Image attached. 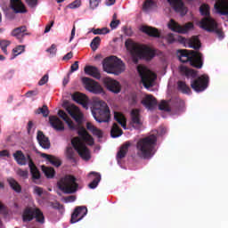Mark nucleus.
I'll list each match as a JSON object with an SVG mask.
<instances>
[{
    "label": "nucleus",
    "mask_w": 228,
    "mask_h": 228,
    "mask_svg": "<svg viewBox=\"0 0 228 228\" xmlns=\"http://www.w3.org/2000/svg\"><path fill=\"white\" fill-rule=\"evenodd\" d=\"M78 136H80V139L77 137H75V139L72 141V146L74 147H69L66 151V157L67 159L72 161V163H77V159H76V151L82 158V159L87 161L90 159V151L89 149L86 146V144L92 146L94 145V138L92 135L89 134L86 128L81 127L77 131ZM75 150V151H74Z\"/></svg>",
    "instance_id": "obj_1"
},
{
    "label": "nucleus",
    "mask_w": 228,
    "mask_h": 228,
    "mask_svg": "<svg viewBox=\"0 0 228 228\" xmlns=\"http://www.w3.org/2000/svg\"><path fill=\"white\" fill-rule=\"evenodd\" d=\"M158 137L155 134H151L137 141L135 144L137 158L142 159H151L156 154V143Z\"/></svg>",
    "instance_id": "obj_2"
},
{
    "label": "nucleus",
    "mask_w": 228,
    "mask_h": 228,
    "mask_svg": "<svg viewBox=\"0 0 228 228\" xmlns=\"http://www.w3.org/2000/svg\"><path fill=\"white\" fill-rule=\"evenodd\" d=\"M125 45L128 51H130L134 58H140V60H152L156 56V52L149 48L148 46L142 45L134 42L131 39H127L125 42Z\"/></svg>",
    "instance_id": "obj_3"
},
{
    "label": "nucleus",
    "mask_w": 228,
    "mask_h": 228,
    "mask_svg": "<svg viewBox=\"0 0 228 228\" xmlns=\"http://www.w3.org/2000/svg\"><path fill=\"white\" fill-rule=\"evenodd\" d=\"M179 61L182 63H190L194 69H200L204 65L202 53L193 50H178Z\"/></svg>",
    "instance_id": "obj_4"
},
{
    "label": "nucleus",
    "mask_w": 228,
    "mask_h": 228,
    "mask_svg": "<svg viewBox=\"0 0 228 228\" xmlns=\"http://www.w3.org/2000/svg\"><path fill=\"white\" fill-rule=\"evenodd\" d=\"M102 67L105 72H108V74H114L115 76H118L126 70V65L122 60L115 56L105 58L102 61Z\"/></svg>",
    "instance_id": "obj_5"
},
{
    "label": "nucleus",
    "mask_w": 228,
    "mask_h": 228,
    "mask_svg": "<svg viewBox=\"0 0 228 228\" xmlns=\"http://www.w3.org/2000/svg\"><path fill=\"white\" fill-rule=\"evenodd\" d=\"M43 224L45 223V217L44 216V213L40 208H32V207H27L25 209H23V212L21 214V220L23 223H28L34 220Z\"/></svg>",
    "instance_id": "obj_6"
},
{
    "label": "nucleus",
    "mask_w": 228,
    "mask_h": 228,
    "mask_svg": "<svg viewBox=\"0 0 228 228\" xmlns=\"http://www.w3.org/2000/svg\"><path fill=\"white\" fill-rule=\"evenodd\" d=\"M59 190L65 194H74L77 191L78 184L76 183V177L71 175H67L61 178L58 183Z\"/></svg>",
    "instance_id": "obj_7"
},
{
    "label": "nucleus",
    "mask_w": 228,
    "mask_h": 228,
    "mask_svg": "<svg viewBox=\"0 0 228 228\" xmlns=\"http://www.w3.org/2000/svg\"><path fill=\"white\" fill-rule=\"evenodd\" d=\"M137 72L139 73L141 81L145 88L154 86V81L158 79V76L154 72L151 71V69L144 66H138Z\"/></svg>",
    "instance_id": "obj_8"
},
{
    "label": "nucleus",
    "mask_w": 228,
    "mask_h": 228,
    "mask_svg": "<svg viewBox=\"0 0 228 228\" xmlns=\"http://www.w3.org/2000/svg\"><path fill=\"white\" fill-rule=\"evenodd\" d=\"M200 28L208 33H216L219 40H224L225 35L222 29L218 28V23L213 18H203L200 22Z\"/></svg>",
    "instance_id": "obj_9"
},
{
    "label": "nucleus",
    "mask_w": 228,
    "mask_h": 228,
    "mask_svg": "<svg viewBox=\"0 0 228 228\" xmlns=\"http://www.w3.org/2000/svg\"><path fill=\"white\" fill-rule=\"evenodd\" d=\"M82 83L85 85L86 90L91 94H94L95 95L104 94V88H102V86L90 77H82Z\"/></svg>",
    "instance_id": "obj_10"
},
{
    "label": "nucleus",
    "mask_w": 228,
    "mask_h": 228,
    "mask_svg": "<svg viewBox=\"0 0 228 228\" xmlns=\"http://www.w3.org/2000/svg\"><path fill=\"white\" fill-rule=\"evenodd\" d=\"M208 86L209 77L208 75H201L191 82V88H192V90L198 94L204 92V90H206Z\"/></svg>",
    "instance_id": "obj_11"
},
{
    "label": "nucleus",
    "mask_w": 228,
    "mask_h": 228,
    "mask_svg": "<svg viewBox=\"0 0 228 228\" xmlns=\"http://www.w3.org/2000/svg\"><path fill=\"white\" fill-rule=\"evenodd\" d=\"M92 115H111L108 103L104 101H94L91 105Z\"/></svg>",
    "instance_id": "obj_12"
},
{
    "label": "nucleus",
    "mask_w": 228,
    "mask_h": 228,
    "mask_svg": "<svg viewBox=\"0 0 228 228\" xmlns=\"http://www.w3.org/2000/svg\"><path fill=\"white\" fill-rule=\"evenodd\" d=\"M178 42H180V44H183L185 45V47H186V45H188V47H190L191 49H194L195 51H199V49H200V47H202L200 39H199V37L197 36H193L191 38H185L183 37H179Z\"/></svg>",
    "instance_id": "obj_13"
},
{
    "label": "nucleus",
    "mask_w": 228,
    "mask_h": 228,
    "mask_svg": "<svg viewBox=\"0 0 228 228\" xmlns=\"http://www.w3.org/2000/svg\"><path fill=\"white\" fill-rule=\"evenodd\" d=\"M102 83L107 90L113 94H120V91L122 90L120 83L110 77L102 78Z\"/></svg>",
    "instance_id": "obj_14"
},
{
    "label": "nucleus",
    "mask_w": 228,
    "mask_h": 228,
    "mask_svg": "<svg viewBox=\"0 0 228 228\" xmlns=\"http://www.w3.org/2000/svg\"><path fill=\"white\" fill-rule=\"evenodd\" d=\"M169 28L172 31L175 33H180L182 35H186L190 29H193V23L188 22L184 26L179 25V23L175 22V20H171L169 23Z\"/></svg>",
    "instance_id": "obj_15"
},
{
    "label": "nucleus",
    "mask_w": 228,
    "mask_h": 228,
    "mask_svg": "<svg viewBox=\"0 0 228 228\" xmlns=\"http://www.w3.org/2000/svg\"><path fill=\"white\" fill-rule=\"evenodd\" d=\"M169 6L176 12L180 13L182 17H184L188 13L186 6H184V2L183 0H167Z\"/></svg>",
    "instance_id": "obj_16"
},
{
    "label": "nucleus",
    "mask_w": 228,
    "mask_h": 228,
    "mask_svg": "<svg viewBox=\"0 0 228 228\" xmlns=\"http://www.w3.org/2000/svg\"><path fill=\"white\" fill-rule=\"evenodd\" d=\"M87 215V208L86 207H77L72 213L70 218V224H77L78 221L82 220Z\"/></svg>",
    "instance_id": "obj_17"
},
{
    "label": "nucleus",
    "mask_w": 228,
    "mask_h": 228,
    "mask_svg": "<svg viewBox=\"0 0 228 228\" xmlns=\"http://www.w3.org/2000/svg\"><path fill=\"white\" fill-rule=\"evenodd\" d=\"M59 117L62 118V120L65 122V124H67V126L70 130H76V125H74V122L72 121V119H70L69 117L74 118L75 123H77V125L78 126L82 125V122L84 121V116H59Z\"/></svg>",
    "instance_id": "obj_18"
},
{
    "label": "nucleus",
    "mask_w": 228,
    "mask_h": 228,
    "mask_svg": "<svg viewBox=\"0 0 228 228\" xmlns=\"http://www.w3.org/2000/svg\"><path fill=\"white\" fill-rule=\"evenodd\" d=\"M13 159L19 166H26L27 164H30V161L34 162L30 155L25 157L21 151H15V153H13Z\"/></svg>",
    "instance_id": "obj_19"
},
{
    "label": "nucleus",
    "mask_w": 228,
    "mask_h": 228,
    "mask_svg": "<svg viewBox=\"0 0 228 228\" xmlns=\"http://www.w3.org/2000/svg\"><path fill=\"white\" fill-rule=\"evenodd\" d=\"M71 99L75 102H77V104H81L86 110H88V96H86V94L76 92L71 95Z\"/></svg>",
    "instance_id": "obj_20"
},
{
    "label": "nucleus",
    "mask_w": 228,
    "mask_h": 228,
    "mask_svg": "<svg viewBox=\"0 0 228 228\" xmlns=\"http://www.w3.org/2000/svg\"><path fill=\"white\" fill-rule=\"evenodd\" d=\"M214 8L216 13H219V15L228 16V1L227 0H217L214 4Z\"/></svg>",
    "instance_id": "obj_21"
},
{
    "label": "nucleus",
    "mask_w": 228,
    "mask_h": 228,
    "mask_svg": "<svg viewBox=\"0 0 228 228\" xmlns=\"http://www.w3.org/2000/svg\"><path fill=\"white\" fill-rule=\"evenodd\" d=\"M37 141L38 142V145L42 147V149L49 150L50 149V141L49 137H46L45 134L40 130L37 132Z\"/></svg>",
    "instance_id": "obj_22"
},
{
    "label": "nucleus",
    "mask_w": 228,
    "mask_h": 228,
    "mask_svg": "<svg viewBox=\"0 0 228 228\" xmlns=\"http://www.w3.org/2000/svg\"><path fill=\"white\" fill-rule=\"evenodd\" d=\"M142 104L147 108V110H156L158 106V100L152 96V94L146 95L142 101Z\"/></svg>",
    "instance_id": "obj_23"
},
{
    "label": "nucleus",
    "mask_w": 228,
    "mask_h": 228,
    "mask_svg": "<svg viewBox=\"0 0 228 228\" xmlns=\"http://www.w3.org/2000/svg\"><path fill=\"white\" fill-rule=\"evenodd\" d=\"M11 8L14 13H26L28 12L21 0H11Z\"/></svg>",
    "instance_id": "obj_24"
},
{
    "label": "nucleus",
    "mask_w": 228,
    "mask_h": 228,
    "mask_svg": "<svg viewBox=\"0 0 228 228\" xmlns=\"http://www.w3.org/2000/svg\"><path fill=\"white\" fill-rule=\"evenodd\" d=\"M27 30L28 29L26 26L18 27L12 29V31L11 32V36L17 38L19 42H22V40H24V37L28 35V33H26Z\"/></svg>",
    "instance_id": "obj_25"
},
{
    "label": "nucleus",
    "mask_w": 228,
    "mask_h": 228,
    "mask_svg": "<svg viewBox=\"0 0 228 228\" xmlns=\"http://www.w3.org/2000/svg\"><path fill=\"white\" fill-rule=\"evenodd\" d=\"M85 74L94 77V79H101V71L95 66H86L84 69Z\"/></svg>",
    "instance_id": "obj_26"
},
{
    "label": "nucleus",
    "mask_w": 228,
    "mask_h": 228,
    "mask_svg": "<svg viewBox=\"0 0 228 228\" xmlns=\"http://www.w3.org/2000/svg\"><path fill=\"white\" fill-rule=\"evenodd\" d=\"M141 30L142 33H145L149 37H153L154 38H159L161 33H159V30L154 27H149V26H142Z\"/></svg>",
    "instance_id": "obj_27"
},
{
    "label": "nucleus",
    "mask_w": 228,
    "mask_h": 228,
    "mask_svg": "<svg viewBox=\"0 0 228 228\" xmlns=\"http://www.w3.org/2000/svg\"><path fill=\"white\" fill-rule=\"evenodd\" d=\"M28 167L30 168V174L32 175V179L34 180L35 184H40V181H37L40 179V172L35 166V163L30 160Z\"/></svg>",
    "instance_id": "obj_28"
},
{
    "label": "nucleus",
    "mask_w": 228,
    "mask_h": 228,
    "mask_svg": "<svg viewBox=\"0 0 228 228\" xmlns=\"http://www.w3.org/2000/svg\"><path fill=\"white\" fill-rule=\"evenodd\" d=\"M49 122L53 129L57 131H63V123L59 118L55 116H50Z\"/></svg>",
    "instance_id": "obj_29"
},
{
    "label": "nucleus",
    "mask_w": 228,
    "mask_h": 228,
    "mask_svg": "<svg viewBox=\"0 0 228 228\" xmlns=\"http://www.w3.org/2000/svg\"><path fill=\"white\" fill-rule=\"evenodd\" d=\"M179 70L182 76H186L187 77H191L192 79L197 77V70L195 69H189L186 66H180Z\"/></svg>",
    "instance_id": "obj_30"
},
{
    "label": "nucleus",
    "mask_w": 228,
    "mask_h": 228,
    "mask_svg": "<svg viewBox=\"0 0 228 228\" xmlns=\"http://www.w3.org/2000/svg\"><path fill=\"white\" fill-rule=\"evenodd\" d=\"M129 147H131L130 142H126L122 144V146H120L117 155L118 160H120L126 158V155H127V152L129 151Z\"/></svg>",
    "instance_id": "obj_31"
},
{
    "label": "nucleus",
    "mask_w": 228,
    "mask_h": 228,
    "mask_svg": "<svg viewBox=\"0 0 228 228\" xmlns=\"http://www.w3.org/2000/svg\"><path fill=\"white\" fill-rule=\"evenodd\" d=\"M42 158L47 159V161L50 162V164H52V166L55 167H59L62 165V162L61 161V159H59V158L55 156L44 153L42 154Z\"/></svg>",
    "instance_id": "obj_32"
},
{
    "label": "nucleus",
    "mask_w": 228,
    "mask_h": 228,
    "mask_svg": "<svg viewBox=\"0 0 228 228\" xmlns=\"http://www.w3.org/2000/svg\"><path fill=\"white\" fill-rule=\"evenodd\" d=\"M6 182L8 183V185H10V188H12V190H13V191H15L17 193L21 192V186L19 183V182H17L15 179L10 177V178L6 179Z\"/></svg>",
    "instance_id": "obj_33"
},
{
    "label": "nucleus",
    "mask_w": 228,
    "mask_h": 228,
    "mask_svg": "<svg viewBox=\"0 0 228 228\" xmlns=\"http://www.w3.org/2000/svg\"><path fill=\"white\" fill-rule=\"evenodd\" d=\"M86 127L87 130L92 132V134H94V136H97V138L99 139L102 138L103 133L102 130L94 126V125H92L91 123H87Z\"/></svg>",
    "instance_id": "obj_34"
},
{
    "label": "nucleus",
    "mask_w": 228,
    "mask_h": 228,
    "mask_svg": "<svg viewBox=\"0 0 228 228\" xmlns=\"http://www.w3.org/2000/svg\"><path fill=\"white\" fill-rule=\"evenodd\" d=\"M122 135V129L118 127L117 123L112 124V127L110 128V137L118 138Z\"/></svg>",
    "instance_id": "obj_35"
},
{
    "label": "nucleus",
    "mask_w": 228,
    "mask_h": 228,
    "mask_svg": "<svg viewBox=\"0 0 228 228\" xmlns=\"http://www.w3.org/2000/svg\"><path fill=\"white\" fill-rule=\"evenodd\" d=\"M177 88L179 92H182V94H191V89L190 88V86H188V85H186V82L184 81H181V80L178 81Z\"/></svg>",
    "instance_id": "obj_36"
},
{
    "label": "nucleus",
    "mask_w": 228,
    "mask_h": 228,
    "mask_svg": "<svg viewBox=\"0 0 228 228\" xmlns=\"http://www.w3.org/2000/svg\"><path fill=\"white\" fill-rule=\"evenodd\" d=\"M89 175H94L95 178L92 180L91 183H89V189L94 190L97 188V185H99V183L101 182V175L95 172H91Z\"/></svg>",
    "instance_id": "obj_37"
},
{
    "label": "nucleus",
    "mask_w": 228,
    "mask_h": 228,
    "mask_svg": "<svg viewBox=\"0 0 228 228\" xmlns=\"http://www.w3.org/2000/svg\"><path fill=\"white\" fill-rule=\"evenodd\" d=\"M66 111H68L69 115H83L79 110V107L76 106L75 104L67 105Z\"/></svg>",
    "instance_id": "obj_38"
},
{
    "label": "nucleus",
    "mask_w": 228,
    "mask_h": 228,
    "mask_svg": "<svg viewBox=\"0 0 228 228\" xmlns=\"http://www.w3.org/2000/svg\"><path fill=\"white\" fill-rule=\"evenodd\" d=\"M42 172L45 175L47 179H53L55 175V170L52 167H47L45 166H42Z\"/></svg>",
    "instance_id": "obj_39"
},
{
    "label": "nucleus",
    "mask_w": 228,
    "mask_h": 228,
    "mask_svg": "<svg viewBox=\"0 0 228 228\" xmlns=\"http://www.w3.org/2000/svg\"><path fill=\"white\" fill-rule=\"evenodd\" d=\"M158 108L160 111H172V108L170 107V104L167 101L162 100L159 105Z\"/></svg>",
    "instance_id": "obj_40"
},
{
    "label": "nucleus",
    "mask_w": 228,
    "mask_h": 228,
    "mask_svg": "<svg viewBox=\"0 0 228 228\" xmlns=\"http://www.w3.org/2000/svg\"><path fill=\"white\" fill-rule=\"evenodd\" d=\"M26 49V46L24 45H18L15 48L12 49V56L11 57V60H14V58H17L19 54H22L24 53V50Z\"/></svg>",
    "instance_id": "obj_41"
},
{
    "label": "nucleus",
    "mask_w": 228,
    "mask_h": 228,
    "mask_svg": "<svg viewBox=\"0 0 228 228\" xmlns=\"http://www.w3.org/2000/svg\"><path fill=\"white\" fill-rule=\"evenodd\" d=\"M200 12L201 13V15H203V17H205V19H211L209 17V5L206 4H201L200 7Z\"/></svg>",
    "instance_id": "obj_42"
},
{
    "label": "nucleus",
    "mask_w": 228,
    "mask_h": 228,
    "mask_svg": "<svg viewBox=\"0 0 228 228\" xmlns=\"http://www.w3.org/2000/svg\"><path fill=\"white\" fill-rule=\"evenodd\" d=\"M114 119L120 125V127L126 129V119L125 116H114Z\"/></svg>",
    "instance_id": "obj_43"
},
{
    "label": "nucleus",
    "mask_w": 228,
    "mask_h": 228,
    "mask_svg": "<svg viewBox=\"0 0 228 228\" xmlns=\"http://www.w3.org/2000/svg\"><path fill=\"white\" fill-rule=\"evenodd\" d=\"M155 5L156 2H154V0H146L142 4V10L148 12V10H152Z\"/></svg>",
    "instance_id": "obj_44"
},
{
    "label": "nucleus",
    "mask_w": 228,
    "mask_h": 228,
    "mask_svg": "<svg viewBox=\"0 0 228 228\" xmlns=\"http://www.w3.org/2000/svg\"><path fill=\"white\" fill-rule=\"evenodd\" d=\"M132 117V126L135 128H141L142 126V121L140 116H131Z\"/></svg>",
    "instance_id": "obj_45"
},
{
    "label": "nucleus",
    "mask_w": 228,
    "mask_h": 228,
    "mask_svg": "<svg viewBox=\"0 0 228 228\" xmlns=\"http://www.w3.org/2000/svg\"><path fill=\"white\" fill-rule=\"evenodd\" d=\"M101 45V37H95L91 44H90V46H91V49L93 51H97V49H99V46Z\"/></svg>",
    "instance_id": "obj_46"
},
{
    "label": "nucleus",
    "mask_w": 228,
    "mask_h": 228,
    "mask_svg": "<svg viewBox=\"0 0 228 228\" xmlns=\"http://www.w3.org/2000/svg\"><path fill=\"white\" fill-rule=\"evenodd\" d=\"M94 119L99 124L109 123L110 121V116H93Z\"/></svg>",
    "instance_id": "obj_47"
},
{
    "label": "nucleus",
    "mask_w": 228,
    "mask_h": 228,
    "mask_svg": "<svg viewBox=\"0 0 228 228\" xmlns=\"http://www.w3.org/2000/svg\"><path fill=\"white\" fill-rule=\"evenodd\" d=\"M49 107H47V105H43L35 111L36 115H49Z\"/></svg>",
    "instance_id": "obj_48"
},
{
    "label": "nucleus",
    "mask_w": 228,
    "mask_h": 228,
    "mask_svg": "<svg viewBox=\"0 0 228 228\" xmlns=\"http://www.w3.org/2000/svg\"><path fill=\"white\" fill-rule=\"evenodd\" d=\"M11 44H12V41H9L6 39L0 40V47L3 53H4L5 54H8L7 47L11 45Z\"/></svg>",
    "instance_id": "obj_49"
},
{
    "label": "nucleus",
    "mask_w": 228,
    "mask_h": 228,
    "mask_svg": "<svg viewBox=\"0 0 228 228\" xmlns=\"http://www.w3.org/2000/svg\"><path fill=\"white\" fill-rule=\"evenodd\" d=\"M92 33H94V35H108V33H110V29L108 28H93Z\"/></svg>",
    "instance_id": "obj_50"
},
{
    "label": "nucleus",
    "mask_w": 228,
    "mask_h": 228,
    "mask_svg": "<svg viewBox=\"0 0 228 228\" xmlns=\"http://www.w3.org/2000/svg\"><path fill=\"white\" fill-rule=\"evenodd\" d=\"M48 205H50V208H52V209L59 210V211L63 210V205H61L59 202H50L48 203Z\"/></svg>",
    "instance_id": "obj_51"
},
{
    "label": "nucleus",
    "mask_w": 228,
    "mask_h": 228,
    "mask_svg": "<svg viewBox=\"0 0 228 228\" xmlns=\"http://www.w3.org/2000/svg\"><path fill=\"white\" fill-rule=\"evenodd\" d=\"M33 192H34L35 196L41 198L42 195H44V188L39 187V186H34Z\"/></svg>",
    "instance_id": "obj_52"
},
{
    "label": "nucleus",
    "mask_w": 228,
    "mask_h": 228,
    "mask_svg": "<svg viewBox=\"0 0 228 228\" xmlns=\"http://www.w3.org/2000/svg\"><path fill=\"white\" fill-rule=\"evenodd\" d=\"M79 6H81L80 0H75L73 3L68 5V7L70 8V10H76V8H79Z\"/></svg>",
    "instance_id": "obj_53"
},
{
    "label": "nucleus",
    "mask_w": 228,
    "mask_h": 228,
    "mask_svg": "<svg viewBox=\"0 0 228 228\" xmlns=\"http://www.w3.org/2000/svg\"><path fill=\"white\" fill-rule=\"evenodd\" d=\"M47 81H49V75L45 74L44 77H42V78L39 80L38 85L39 86H44V85H45V83H47Z\"/></svg>",
    "instance_id": "obj_54"
},
{
    "label": "nucleus",
    "mask_w": 228,
    "mask_h": 228,
    "mask_svg": "<svg viewBox=\"0 0 228 228\" xmlns=\"http://www.w3.org/2000/svg\"><path fill=\"white\" fill-rule=\"evenodd\" d=\"M119 24H120V20H112L110 21V27L111 28V29H117Z\"/></svg>",
    "instance_id": "obj_55"
},
{
    "label": "nucleus",
    "mask_w": 228,
    "mask_h": 228,
    "mask_svg": "<svg viewBox=\"0 0 228 228\" xmlns=\"http://www.w3.org/2000/svg\"><path fill=\"white\" fill-rule=\"evenodd\" d=\"M166 39L168 44H174V42H175V37L172 33L167 34Z\"/></svg>",
    "instance_id": "obj_56"
},
{
    "label": "nucleus",
    "mask_w": 228,
    "mask_h": 228,
    "mask_svg": "<svg viewBox=\"0 0 228 228\" xmlns=\"http://www.w3.org/2000/svg\"><path fill=\"white\" fill-rule=\"evenodd\" d=\"M101 0H90V8H92V10H95V8L99 6Z\"/></svg>",
    "instance_id": "obj_57"
},
{
    "label": "nucleus",
    "mask_w": 228,
    "mask_h": 228,
    "mask_svg": "<svg viewBox=\"0 0 228 228\" xmlns=\"http://www.w3.org/2000/svg\"><path fill=\"white\" fill-rule=\"evenodd\" d=\"M26 3L30 8H35L38 4V0H26Z\"/></svg>",
    "instance_id": "obj_58"
},
{
    "label": "nucleus",
    "mask_w": 228,
    "mask_h": 228,
    "mask_svg": "<svg viewBox=\"0 0 228 228\" xmlns=\"http://www.w3.org/2000/svg\"><path fill=\"white\" fill-rule=\"evenodd\" d=\"M79 70V61H76L70 67V72H76Z\"/></svg>",
    "instance_id": "obj_59"
},
{
    "label": "nucleus",
    "mask_w": 228,
    "mask_h": 228,
    "mask_svg": "<svg viewBox=\"0 0 228 228\" xmlns=\"http://www.w3.org/2000/svg\"><path fill=\"white\" fill-rule=\"evenodd\" d=\"M17 175H19L20 177H23L24 179H27V177L28 176V172L19 169V171L17 172Z\"/></svg>",
    "instance_id": "obj_60"
},
{
    "label": "nucleus",
    "mask_w": 228,
    "mask_h": 228,
    "mask_svg": "<svg viewBox=\"0 0 228 228\" xmlns=\"http://www.w3.org/2000/svg\"><path fill=\"white\" fill-rule=\"evenodd\" d=\"M124 33L126 37H133V29L131 28L124 27Z\"/></svg>",
    "instance_id": "obj_61"
},
{
    "label": "nucleus",
    "mask_w": 228,
    "mask_h": 228,
    "mask_svg": "<svg viewBox=\"0 0 228 228\" xmlns=\"http://www.w3.org/2000/svg\"><path fill=\"white\" fill-rule=\"evenodd\" d=\"M130 104H131V106H134V105H136V103L138 102V97L136 96V95H132L131 97H130Z\"/></svg>",
    "instance_id": "obj_62"
},
{
    "label": "nucleus",
    "mask_w": 228,
    "mask_h": 228,
    "mask_svg": "<svg viewBox=\"0 0 228 228\" xmlns=\"http://www.w3.org/2000/svg\"><path fill=\"white\" fill-rule=\"evenodd\" d=\"M50 54H56V45H52L50 48L46 50Z\"/></svg>",
    "instance_id": "obj_63"
},
{
    "label": "nucleus",
    "mask_w": 228,
    "mask_h": 228,
    "mask_svg": "<svg viewBox=\"0 0 228 228\" xmlns=\"http://www.w3.org/2000/svg\"><path fill=\"white\" fill-rule=\"evenodd\" d=\"M54 26V20H52L50 24H47L45 28V33H49L51 31V28Z\"/></svg>",
    "instance_id": "obj_64"
}]
</instances>
